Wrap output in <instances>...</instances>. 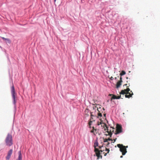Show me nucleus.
Masks as SVG:
<instances>
[{"label": "nucleus", "instance_id": "nucleus-17", "mask_svg": "<svg viewBox=\"0 0 160 160\" xmlns=\"http://www.w3.org/2000/svg\"><path fill=\"white\" fill-rule=\"evenodd\" d=\"M125 74L126 72L124 71H122L121 72L120 74V75L121 76L122 75H125Z\"/></svg>", "mask_w": 160, "mask_h": 160}, {"label": "nucleus", "instance_id": "nucleus-8", "mask_svg": "<svg viewBox=\"0 0 160 160\" xmlns=\"http://www.w3.org/2000/svg\"><path fill=\"white\" fill-rule=\"evenodd\" d=\"M130 92H131L132 93H130L128 94H126V95H125V97L126 98H129L132 97V96L133 95V93L132 91H130Z\"/></svg>", "mask_w": 160, "mask_h": 160}, {"label": "nucleus", "instance_id": "nucleus-32", "mask_svg": "<svg viewBox=\"0 0 160 160\" xmlns=\"http://www.w3.org/2000/svg\"><path fill=\"white\" fill-rule=\"evenodd\" d=\"M88 127L90 128H92L91 127V125H88Z\"/></svg>", "mask_w": 160, "mask_h": 160}, {"label": "nucleus", "instance_id": "nucleus-39", "mask_svg": "<svg viewBox=\"0 0 160 160\" xmlns=\"http://www.w3.org/2000/svg\"><path fill=\"white\" fill-rule=\"evenodd\" d=\"M128 146H127L126 147V148H128Z\"/></svg>", "mask_w": 160, "mask_h": 160}, {"label": "nucleus", "instance_id": "nucleus-12", "mask_svg": "<svg viewBox=\"0 0 160 160\" xmlns=\"http://www.w3.org/2000/svg\"><path fill=\"white\" fill-rule=\"evenodd\" d=\"M100 109H101L100 107L99 108L98 107L97 108V110L98 111V117H101L102 116V113L100 112L102 111V110H100Z\"/></svg>", "mask_w": 160, "mask_h": 160}, {"label": "nucleus", "instance_id": "nucleus-22", "mask_svg": "<svg viewBox=\"0 0 160 160\" xmlns=\"http://www.w3.org/2000/svg\"><path fill=\"white\" fill-rule=\"evenodd\" d=\"M92 112H91V114L90 119H93V117H95L96 116L95 115H93L92 114Z\"/></svg>", "mask_w": 160, "mask_h": 160}, {"label": "nucleus", "instance_id": "nucleus-3", "mask_svg": "<svg viewBox=\"0 0 160 160\" xmlns=\"http://www.w3.org/2000/svg\"><path fill=\"white\" fill-rule=\"evenodd\" d=\"M122 132V127L119 124H117L116 129L115 131V134L116 135L119 134Z\"/></svg>", "mask_w": 160, "mask_h": 160}, {"label": "nucleus", "instance_id": "nucleus-14", "mask_svg": "<svg viewBox=\"0 0 160 160\" xmlns=\"http://www.w3.org/2000/svg\"><path fill=\"white\" fill-rule=\"evenodd\" d=\"M19 156L17 160H22V156L21 153V151H19L18 152Z\"/></svg>", "mask_w": 160, "mask_h": 160}, {"label": "nucleus", "instance_id": "nucleus-4", "mask_svg": "<svg viewBox=\"0 0 160 160\" xmlns=\"http://www.w3.org/2000/svg\"><path fill=\"white\" fill-rule=\"evenodd\" d=\"M11 93L12 94V98L13 100V102L14 104H15L16 103L15 102V88L14 87L13 85H12V88H11Z\"/></svg>", "mask_w": 160, "mask_h": 160}, {"label": "nucleus", "instance_id": "nucleus-9", "mask_svg": "<svg viewBox=\"0 0 160 160\" xmlns=\"http://www.w3.org/2000/svg\"><path fill=\"white\" fill-rule=\"evenodd\" d=\"M115 128L113 127H111L110 129H109L108 128V129L107 132H111L112 133H115Z\"/></svg>", "mask_w": 160, "mask_h": 160}, {"label": "nucleus", "instance_id": "nucleus-38", "mask_svg": "<svg viewBox=\"0 0 160 160\" xmlns=\"http://www.w3.org/2000/svg\"><path fill=\"white\" fill-rule=\"evenodd\" d=\"M115 78V79H117V78H116H116Z\"/></svg>", "mask_w": 160, "mask_h": 160}, {"label": "nucleus", "instance_id": "nucleus-41", "mask_svg": "<svg viewBox=\"0 0 160 160\" xmlns=\"http://www.w3.org/2000/svg\"><path fill=\"white\" fill-rule=\"evenodd\" d=\"M54 0V1L55 2L56 0Z\"/></svg>", "mask_w": 160, "mask_h": 160}, {"label": "nucleus", "instance_id": "nucleus-19", "mask_svg": "<svg viewBox=\"0 0 160 160\" xmlns=\"http://www.w3.org/2000/svg\"><path fill=\"white\" fill-rule=\"evenodd\" d=\"M117 96L115 95H112V97L111 98V100L112 99H117Z\"/></svg>", "mask_w": 160, "mask_h": 160}, {"label": "nucleus", "instance_id": "nucleus-35", "mask_svg": "<svg viewBox=\"0 0 160 160\" xmlns=\"http://www.w3.org/2000/svg\"><path fill=\"white\" fill-rule=\"evenodd\" d=\"M102 109H103V111H104V110H105V109H104V108H102Z\"/></svg>", "mask_w": 160, "mask_h": 160}, {"label": "nucleus", "instance_id": "nucleus-27", "mask_svg": "<svg viewBox=\"0 0 160 160\" xmlns=\"http://www.w3.org/2000/svg\"><path fill=\"white\" fill-rule=\"evenodd\" d=\"M102 124V122H98L97 125H99L100 124Z\"/></svg>", "mask_w": 160, "mask_h": 160}, {"label": "nucleus", "instance_id": "nucleus-13", "mask_svg": "<svg viewBox=\"0 0 160 160\" xmlns=\"http://www.w3.org/2000/svg\"><path fill=\"white\" fill-rule=\"evenodd\" d=\"M122 82H121L119 81L117 82L116 84V87L117 88H118L119 87H120V86H121V85L122 84Z\"/></svg>", "mask_w": 160, "mask_h": 160}, {"label": "nucleus", "instance_id": "nucleus-18", "mask_svg": "<svg viewBox=\"0 0 160 160\" xmlns=\"http://www.w3.org/2000/svg\"><path fill=\"white\" fill-rule=\"evenodd\" d=\"M94 148H95V151L96 152V153L97 152H102V150H100L99 151L98 148H96V147Z\"/></svg>", "mask_w": 160, "mask_h": 160}, {"label": "nucleus", "instance_id": "nucleus-26", "mask_svg": "<svg viewBox=\"0 0 160 160\" xmlns=\"http://www.w3.org/2000/svg\"><path fill=\"white\" fill-rule=\"evenodd\" d=\"M107 140H108V141H113V140L112 139L110 138H108L107 139Z\"/></svg>", "mask_w": 160, "mask_h": 160}, {"label": "nucleus", "instance_id": "nucleus-37", "mask_svg": "<svg viewBox=\"0 0 160 160\" xmlns=\"http://www.w3.org/2000/svg\"><path fill=\"white\" fill-rule=\"evenodd\" d=\"M112 95V94H110V95H110V96H111V95Z\"/></svg>", "mask_w": 160, "mask_h": 160}, {"label": "nucleus", "instance_id": "nucleus-42", "mask_svg": "<svg viewBox=\"0 0 160 160\" xmlns=\"http://www.w3.org/2000/svg\"><path fill=\"white\" fill-rule=\"evenodd\" d=\"M128 77L127 78V79H128Z\"/></svg>", "mask_w": 160, "mask_h": 160}, {"label": "nucleus", "instance_id": "nucleus-2", "mask_svg": "<svg viewBox=\"0 0 160 160\" xmlns=\"http://www.w3.org/2000/svg\"><path fill=\"white\" fill-rule=\"evenodd\" d=\"M117 146L120 148V151L122 152V155H125L127 152L126 146L120 144H118Z\"/></svg>", "mask_w": 160, "mask_h": 160}, {"label": "nucleus", "instance_id": "nucleus-23", "mask_svg": "<svg viewBox=\"0 0 160 160\" xmlns=\"http://www.w3.org/2000/svg\"><path fill=\"white\" fill-rule=\"evenodd\" d=\"M126 86V87L128 88L129 87L130 84H129V83H128V84L127 83V84H124L123 85V86Z\"/></svg>", "mask_w": 160, "mask_h": 160}, {"label": "nucleus", "instance_id": "nucleus-28", "mask_svg": "<svg viewBox=\"0 0 160 160\" xmlns=\"http://www.w3.org/2000/svg\"><path fill=\"white\" fill-rule=\"evenodd\" d=\"M107 143L106 144V146L107 147H108V145H109V144H110V143L109 142H107Z\"/></svg>", "mask_w": 160, "mask_h": 160}, {"label": "nucleus", "instance_id": "nucleus-25", "mask_svg": "<svg viewBox=\"0 0 160 160\" xmlns=\"http://www.w3.org/2000/svg\"><path fill=\"white\" fill-rule=\"evenodd\" d=\"M103 142H108L107 139L103 138Z\"/></svg>", "mask_w": 160, "mask_h": 160}, {"label": "nucleus", "instance_id": "nucleus-31", "mask_svg": "<svg viewBox=\"0 0 160 160\" xmlns=\"http://www.w3.org/2000/svg\"><path fill=\"white\" fill-rule=\"evenodd\" d=\"M117 139V138H115V139H113L114 142H112L114 143L116 141Z\"/></svg>", "mask_w": 160, "mask_h": 160}, {"label": "nucleus", "instance_id": "nucleus-16", "mask_svg": "<svg viewBox=\"0 0 160 160\" xmlns=\"http://www.w3.org/2000/svg\"><path fill=\"white\" fill-rule=\"evenodd\" d=\"M95 120H92V119H90L88 121V125H91L92 124V122H93Z\"/></svg>", "mask_w": 160, "mask_h": 160}, {"label": "nucleus", "instance_id": "nucleus-24", "mask_svg": "<svg viewBox=\"0 0 160 160\" xmlns=\"http://www.w3.org/2000/svg\"><path fill=\"white\" fill-rule=\"evenodd\" d=\"M108 133V135L110 136V137H111L112 135V133L111 132H107Z\"/></svg>", "mask_w": 160, "mask_h": 160}, {"label": "nucleus", "instance_id": "nucleus-15", "mask_svg": "<svg viewBox=\"0 0 160 160\" xmlns=\"http://www.w3.org/2000/svg\"><path fill=\"white\" fill-rule=\"evenodd\" d=\"M96 156L98 157V159L100 157L101 158H102V156L100 155V152H97L96 153Z\"/></svg>", "mask_w": 160, "mask_h": 160}, {"label": "nucleus", "instance_id": "nucleus-34", "mask_svg": "<svg viewBox=\"0 0 160 160\" xmlns=\"http://www.w3.org/2000/svg\"><path fill=\"white\" fill-rule=\"evenodd\" d=\"M106 114H104V116L105 117H106Z\"/></svg>", "mask_w": 160, "mask_h": 160}, {"label": "nucleus", "instance_id": "nucleus-33", "mask_svg": "<svg viewBox=\"0 0 160 160\" xmlns=\"http://www.w3.org/2000/svg\"><path fill=\"white\" fill-rule=\"evenodd\" d=\"M110 79L111 80H113V78L112 77H111L110 78Z\"/></svg>", "mask_w": 160, "mask_h": 160}, {"label": "nucleus", "instance_id": "nucleus-40", "mask_svg": "<svg viewBox=\"0 0 160 160\" xmlns=\"http://www.w3.org/2000/svg\"><path fill=\"white\" fill-rule=\"evenodd\" d=\"M94 120L93 118V119H92V120Z\"/></svg>", "mask_w": 160, "mask_h": 160}, {"label": "nucleus", "instance_id": "nucleus-20", "mask_svg": "<svg viewBox=\"0 0 160 160\" xmlns=\"http://www.w3.org/2000/svg\"><path fill=\"white\" fill-rule=\"evenodd\" d=\"M106 151H107V153H105L104 154L105 156H106L108 153H109L110 150L109 149H108V148H106Z\"/></svg>", "mask_w": 160, "mask_h": 160}, {"label": "nucleus", "instance_id": "nucleus-21", "mask_svg": "<svg viewBox=\"0 0 160 160\" xmlns=\"http://www.w3.org/2000/svg\"><path fill=\"white\" fill-rule=\"evenodd\" d=\"M98 146V142H95L94 144V147L95 148Z\"/></svg>", "mask_w": 160, "mask_h": 160}, {"label": "nucleus", "instance_id": "nucleus-11", "mask_svg": "<svg viewBox=\"0 0 160 160\" xmlns=\"http://www.w3.org/2000/svg\"><path fill=\"white\" fill-rule=\"evenodd\" d=\"M101 126L102 127H103V128H104V130L105 131H106V130H107L108 129V127H107V125H106V124L104 123H102Z\"/></svg>", "mask_w": 160, "mask_h": 160}, {"label": "nucleus", "instance_id": "nucleus-1", "mask_svg": "<svg viewBox=\"0 0 160 160\" xmlns=\"http://www.w3.org/2000/svg\"><path fill=\"white\" fill-rule=\"evenodd\" d=\"M5 141L7 145L10 146L12 145L13 144L12 137L11 134L8 133V134Z\"/></svg>", "mask_w": 160, "mask_h": 160}, {"label": "nucleus", "instance_id": "nucleus-5", "mask_svg": "<svg viewBox=\"0 0 160 160\" xmlns=\"http://www.w3.org/2000/svg\"><path fill=\"white\" fill-rule=\"evenodd\" d=\"M130 91H130V89L129 88H128L126 89H125L124 90H121L120 93V94H124L125 93L128 94L131 92H129Z\"/></svg>", "mask_w": 160, "mask_h": 160}, {"label": "nucleus", "instance_id": "nucleus-30", "mask_svg": "<svg viewBox=\"0 0 160 160\" xmlns=\"http://www.w3.org/2000/svg\"><path fill=\"white\" fill-rule=\"evenodd\" d=\"M120 97H121V96H117V99H119L120 98Z\"/></svg>", "mask_w": 160, "mask_h": 160}, {"label": "nucleus", "instance_id": "nucleus-7", "mask_svg": "<svg viewBox=\"0 0 160 160\" xmlns=\"http://www.w3.org/2000/svg\"><path fill=\"white\" fill-rule=\"evenodd\" d=\"M92 129L90 130V132L91 133H93L95 135H96L97 133V129L95 128L94 127H92Z\"/></svg>", "mask_w": 160, "mask_h": 160}, {"label": "nucleus", "instance_id": "nucleus-36", "mask_svg": "<svg viewBox=\"0 0 160 160\" xmlns=\"http://www.w3.org/2000/svg\"><path fill=\"white\" fill-rule=\"evenodd\" d=\"M122 157H123L122 156H121L120 158H122Z\"/></svg>", "mask_w": 160, "mask_h": 160}, {"label": "nucleus", "instance_id": "nucleus-6", "mask_svg": "<svg viewBox=\"0 0 160 160\" xmlns=\"http://www.w3.org/2000/svg\"><path fill=\"white\" fill-rule=\"evenodd\" d=\"M12 152V150L10 149L8 152L7 156L6 157V158L7 160H9L10 158Z\"/></svg>", "mask_w": 160, "mask_h": 160}, {"label": "nucleus", "instance_id": "nucleus-29", "mask_svg": "<svg viewBox=\"0 0 160 160\" xmlns=\"http://www.w3.org/2000/svg\"><path fill=\"white\" fill-rule=\"evenodd\" d=\"M119 81H120L122 82V78L121 77H120V80Z\"/></svg>", "mask_w": 160, "mask_h": 160}, {"label": "nucleus", "instance_id": "nucleus-10", "mask_svg": "<svg viewBox=\"0 0 160 160\" xmlns=\"http://www.w3.org/2000/svg\"><path fill=\"white\" fill-rule=\"evenodd\" d=\"M2 38L5 41L6 43H8L10 44L11 42L10 39L8 38H5L4 37H2Z\"/></svg>", "mask_w": 160, "mask_h": 160}]
</instances>
